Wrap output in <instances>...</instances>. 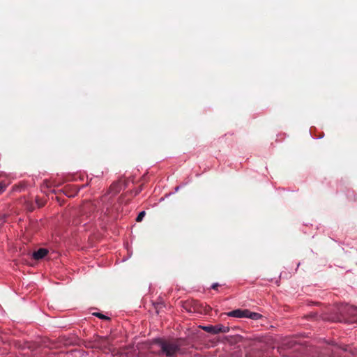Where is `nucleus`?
Segmentation results:
<instances>
[{
    "instance_id": "nucleus-10",
    "label": "nucleus",
    "mask_w": 357,
    "mask_h": 357,
    "mask_svg": "<svg viewBox=\"0 0 357 357\" xmlns=\"http://www.w3.org/2000/svg\"><path fill=\"white\" fill-rule=\"evenodd\" d=\"M219 286L218 283H214L211 285V289H217L218 287Z\"/></svg>"
},
{
    "instance_id": "nucleus-9",
    "label": "nucleus",
    "mask_w": 357,
    "mask_h": 357,
    "mask_svg": "<svg viewBox=\"0 0 357 357\" xmlns=\"http://www.w3.org/2000/svg\"><path fill=\"white\" fill-rule=\"evenodd\" d=\"M6 185H5V183L0 182V195L6 190Z\"/></svg>"
},
{
    "instance_id": "nucleus-8",
    "label": "nucleus",
    "mask_w": 357,
    "mask_h": 357,
    "mask_svg": "<svg viewBox=\"0 0 357 357\" xmlns=\"http://www.w3.org/2000/svg\"><path fill=\"white\" fill-rule=\"evenodd\" d=\"M145 214H146V213L144 211L139 212V213L138 214V215L136 218V221L137 222L142 221L143 220L144 217L145 216Z\"/></svg>"
},
{
    "instance_id": "nucleus-11",
    "label": "nucleus",
    "mask_w": 357,
    "mask_h": 357,
    "mask_svg": "<svg viewBox=\"0 0 357 357\" xmlns=\"http://www.w3.org/2000/svg\"><path fill=\"white\" fill-rule=\"evenodd\" d=\"M114 186H115V185H114H114H112L110 186V188H109V190H111L113 188H114Z\"/></svg>"
},
{
    "instance_id": "nucleus-2",
    "label": "nucleus",
    "mask_w": 357,
    "mask_h": 357,
    "mask_svg": "<svg viewBox=\"0 0 357 357\" xmlns=\"http://www.w3.org/2000/svg\"><path fill=\"white\" fill-rule=\"evenodd\" d=\"M202 328L204 331L211 333V334H213V335L218 334L220 333H226L229 331V328L228 326H225L222 324H218V325H215V326H212V325L204 326H202Z\"/></svg>"
},
{
    "instance_id": "nucleus-6",
    "label": "nucleus",
    "mask_w": 357,
    "mask_h": 357,
    "mask_svg": "<svg viewBox=\"0 0 357 357\" xmlns=\"http://www.w3.org/2000/svg\"><path fill=\"white\" fill-rule=\"evenodd\" d=\"M93 315L98 317L99 319H104V320H109L110 318L100 312H94L93 313Z\"/></svg>"
},
{
    "instance_id": "nucleus-12",
    "label": "nucleus",
    "mask_w": 357,
    "mask_h": 357,
    "mask_svg": "<svg viewBox=\"0 0 357 357\" xmlns=\"http://www.w3.org/2000/svg\"><path fill=\"white\" fill-rule=\"evenodd\" d=\"M141 190H137L136 192H135V195H137L139 192H140Z\"/></svg>"
},
{
    "instance_id": "nucleus-4",
    "label": "nucleus",
    "mask_w": 357,
    "mask_h": 357,
    "mask_svg": "<svg viewBox=\"0 0 357 357\" xmlns=\"http://www.w3.org/2000/svg\"><path fill=\"white\" fill-rule=\"evenodd\" d=\"M48 253V250L45 248H40L37 251L33 252V258L36 260L42 259Z\"/></svg>"
},
{
    "instance_id": "nucleus-5",
    "label": "nucleus",
    "mask_w": 357,
    "mask_h": 357,
    "mask_svg": "<svg viewBox=\"0 0 357 357\" xmlns=\"http://www.w3.org/2000/svg\"><path fill=\"white\" fill-rule=\"evenodd\" d=\"M245 318H249V319H251L252 320H258V319H260L262 318V314L258 313V312H251L250 310H249L248 309H246V312H245Z\"/></svg>"
},
{
    "instance_id": "nucleus-7",
    "label": "nucleus",
    "mask_w": 357,
    "mask_h": 357,
    "mask_svg": "<svg viewBox=\"0 0 357 357\" xmlns=\"http://www.w3.org/2000/svg\"><path fill=\"white\" fill-rule=\"evenodd\" d=\"M186 184H187V183H181V185H178V186H176V187L175 188V189H174V192H171V193L167 194V195H165V197H168V196H169V195H171L174 194V192H178L181 188H182L183 187H184Z\"/></svg>"
},
{
    "instance_id": "nucleus-1",
    "label": "nucleus",
    "mask_w": 357,
    "mask_h": 357,
    "mask_svg": "<svg viewBox=\"0 0 357 357\" xmlns=\"http://www.w3.org/2000/svg\"><path fill=\"white\" fill-rule=\"evenodd\" d=\"M158 344L160 347L161 352L167 356L172 357L176 354H185V351L181 348V344L178 343L160 340L158 342Z\"/></svg>"
},
{
    "instance_id": "nucleus-3",
    "label": "nucleus",
    "mask_w": 357,
    "mask_h": 357,
    "mask_svg": "<svg viewBox=\"0 0 357 357\" xmlns=\"http://www.w3.org/2000/svg\"><path fill=\"white\" fill-rule=\"evenodd\" d=\"M246 309H236L227 313V315L236 318H245Z\"/></svg>"
}]
</instances>
